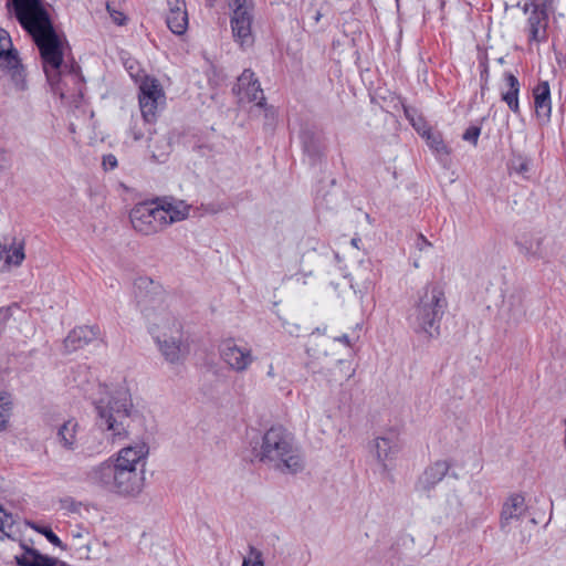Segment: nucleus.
Returning a JSON list of instances; mask_svg holds the SVG:
<instances>
[{"instance_id":"f257e3e1","label":"nucleus","mask_w":566,"mask_h":566,"mask_svg":"<svg viewBox=\"0 0 566 566\" xmlns=\"http://www.w3.org/2000/svg\"><path fill=\"white\" fill-rule=\"evenodd\" d=\"M148 454V443L135 441L91 467L86 473L87 483L118 496H136L144 489V468Z\"/></svg>"},{"instance_id":"f03ea898","label":"nucleus","mask_w":566,"mask_h":566,"mask_svg":"<svg viewBox=\"0 0 566 566\" xmlns=\"http://www.w3.org/2000/svg\"><path fill=\"white\" fill-rule=\"evenodd\" d=\"M137 304L154 342L181 337L182 324L169 308V296L158 281L140 276L135 281Z\"/></svg>"},{"instance_id":"7ed1b4c3","label":"nucleus","mask_w":566,"mask_h":566,"mask_svg":"<svg viewBox=\"0 0 566 566\" xmlns=\"http://www.w3.org/2000/svg\"><path fill=\"white\" fill-rule=\"evenodd\" d=\"M15 17L28 33L32 35L39 48L48 81L53 82L63 64L66 46L64 38L55 32L41 0L15 12Z\"/></svg>"},{"instance_id":"20e7f679","label":"nucleus","mask_w":566,"mask_h":566,"mask_svg":"<svg viewBox=\"0 0 566 566\" xmlns=\"http://www.w3.org/2000/svg\"><path fill=\"white\" fill-rule=\"evenodd\" d=\"M96 410V426L107 440L116 443L128 438L133 400L125 382L105 385V397L98 400Z\"/></svg>"},{"instance_id":"39448f33","label":"nucleus","mask_w":566,"mask_h":566,"mask_svg":"<svg viewBox=\"0 0 566 566\" xmlns=\"http://www.w3.org/2000/svg\"><path fill=\"white\" fill-rule=\"evenodd\" d=\"M260 460L283 474L305 469V458L291 433L281 427L270 428L262 438Z\"/></svg>"},{"instance_id":"423d86ee","label":"nucleus","mask_w":566,"mask_h":566,"mask_svg":"<svg viewBox=\"0 0 566 566\" xmlns=\"http://www.w3.org/2000/svg\"><path fill=\"white\" fill-rule=\"evenodd\" d=\"M447 304L442 287L436 283L427 284L419 291L417 301L409 312L410 326L418 333L433 337L439 333Z\"/></svg>"},{"instance_id":"0eeeda50","label":"nucleus","mask_w":566,"mask_h":566,"mask_svg":"<svg viewBox=\"0 0 566 566\" xmlns=\"http://www.w3.org/2000/svg\"><path fill=\"white\" fill-rule=\"evenodd\" d=\"M129 219L134 230L143 235L156 234L167 228L159 199L135 205Z\"/></svg>"},{"instance_id":"6e6552de","label":"nucleus","mask_w":566,"mask_h":566,"mask_svg":"<svg viewBox=\"0 0 566 566\" xmlns=\"http://www.w3.org/2000/svg\"><path fill=\"white\" fill-rule=\"evenodd\" d=\"M230 7L233 8V15L231 18V28L235 42L241 48H250L254 43L252 33V13L251 0H229Z\"/></svg>"},{"instance_id":"1a4fd4ad","label":"nucleus","mask_w":566,"mask_h":566,"mask_svg":"<svg viewBox=\"0 0 566 566\" xmlns=\"http://www.w3.org/2000/svg\"><path fill=\"white\" fill-rule=\"evenodd\" d=\"M0 69L6 71L15 88L25 90L27 82L23 66L17 50L13 49L10 34L0 28Z\"/></svg>"},{"instance_id":"9d476101","label":"nucleus","mask_w":566,"mask_h":566,"mask_svg":"<svg viewBox=\"0 0 566 566\" xmlns=\"http://www.w3.org/2000/svg\"><path fill=\"white\" fill-rule=\"evenodd\" d=\"M528 521V506L522 493L510 494L502 505L500 526L506 533H515Z\"/></svg>"},{"instance_id":"9b49d317","label":"nucleus","mask_w":566,"mask_h":566,"mask_svg":"<svg viewBox=\"0 0 566 566\" xmlns=\"http://www.w3.org/2000/svg\"><path fill=\"white\" fill-rule=\"evenodd\" d=\"M222 361L235 373H244L254 363L255 357L249 345H240L235 339H224L220 345Z\"/></svg>"},{"instance_id":"f8f14e48","label":"nucleus","mask_w":566,"mask_h":566,"mask_svg":"<svg viewBox=\"0 0 566 566\" xmlns=\"http://www.w3.org/2000/svg\"><path fill=\"white\" fill-rule=\"evenodd\" d=\"M165 104L164 91L156 78L145 77L139 85V107L144 119L155 120L160 106Z\"/></svg>"},{"instance_id":"ddd939ff","label":"nucleus","mask_w":566,"mask_h":566,"mask_svg":"<svg viewBox=\"0 0 566 566\" xmlns=\"http://www.w3.org/2000/svg\"><path fill=\"white\" fill-rule=\"evenodd\" d=\"M233 91L241 102L255 103L256 106H263L264 104L265 97L263 91L251 70H244L242 72Z\"/></svg>"},{"instance_id":"4468645a","label":"nucleus","mask_w":566,"mask_h":566,"mask_svg":"<svg viewBox=\"0 0 566 566\" xmlns=\"http://www.w3.org/2000/svg\"><path fill=\"white\" fill-rule=\"evenodd\" d=\"M399 451L395 437H377L373 441L371 453L384 472H389Z\"/></svg>"},{"instance_id":"2eb2a0df","label":"nucleus","mask_w":566,"mask_h":566,"mask_svg":"<svg viewBox=\"0 0 566 566\" xmlns=\"http://www.w3.org/2000/svg\"><path fill=\"white\" fill-rule=\"evenodd\" d=\"M154 343L156 344L164 359L172 365L181 364L189 353V346L187 344L185 334H182L181 337L158 339Z\"/></svg>"},{"instance_id":"dca6fc26","label":"nucleus","mask_w":566,"mask_h":566,"mask_svg":"<svg viewBox=\"0 0 566 566\" xmlns=\"http://www.w3.org/2000/svg\"><path fill=\"white\" fill-rule=\"evenodd\" d=\"M55 94H59L62 99L72 98L74 96H82L83 83L76 72H63L62 67L60 73L50 82Z\"/></svg>"},{"instance_id":"f3484780","label":"nucleus","mask_w":566,"mask_h":566,"mask_svg":"<svg viewBox=\"0 0 566 566\" xmlns=\"http://www.w3.org/2000/svg\"><path fill=\"white\" fill-rule=\"evenodd\" d=\"M56 441L66 451H75L81 441V426L76 418L64 420L56 430Z\"/></svg>"},{"instance_id":"a211bd4d","label":"nucleus","mask_w":566,"mask_h":566,"mask_svg":"<svg viewBox=\"0 0 566 566\" xmlns=\"http://www.w3.org/2000/svg\"><path fill=\"white\" fill-rule=\"evenodd\" d=\"M99 328L97 326H78L72 329L64 339V346L73 352L97 340Z\"/></svg>"},{"instance_id":"6ab92c4d","label":"nucleus","mask_w":566,"mask_h":566,"mask_svg":"<svg viewBox=\"0 0 566 566\" xmlns=\"http://www.w3.org/2000/svg\"><path fill=\"white\" fill-rule=\"evenodd\" d=\"M451 464L448 460H437L427 467L419 478L418 485L423 491L433 489L447 475Z\"/></svg>"},{"instance_id":"aec40b11","label":"nucleus","mask_w":566,"mask_h":566,"mask_svg":"<svg viewBox=\"0 0 566 566\" xmlns=\"http://www.w3.org/2000/svg\"><path fill=\"white\" fill-rule=\"evenodd\" d=\"M6 250L4 255L6 272L10 271L11 268H19L25 260V239L24 237H13L11 239H4L2 242Z\"/></svg>"},{"instance_id":"412c9836","label":"nucleus","mask_w":566,"mask_h":566,"mask_svg":"<svg viewBox=\"0 0 566 566\" xmlns=\"http://www.w3.org/2000/svg\"><path fill=\"white\" fill-rule=\"evenodd\" d=\"M159 202L167 227L184 221L189 217L191 206L182 200L159 199Z\"/></svg>"},{"instance_id":"4be33fe9","label":"nucleus","mask_w":566,"mask_h":566,"mask_svg":"<svg viewBox=\"0 0 566 566\" xmlns=\"http://www.w3.org/2000/svg\"><path fill=\"white\" fill-rule=\"evenodd\" d=\"M528 22V39L531 42H542L546 38L547 10H531Z\"/></svg>"},{"instance_id":"5701e85b","label":"nucleus","mask_w":566,"mask_h":566,"mask_svg":"<svg viewBox=\"0 0 566 566\" xmlns=\"http://www.w3.org/2000/svg\"><path fill=\"white\" fill-rule=\"evenodd\" d=\"M534 105L537 117L547 120L551 117V90L548 82L538 83L533 90Z\"/></svg>"},{"instance_id":"b1692460","label":"nucleus","mask_w":566,"mask_h":566,"mask_svg":"<svg viewBox=\"0 0 566 566\" xmlns=\"http://www.w3.org/2000/svg\"><path fill=\"white\" fill-rule=\"evenodd\" d=\"M506 90L501 93L502 101L506 103L509 108L514 113H520L518 93L520 82L512 73H505L504 75Z\"/></svg>"},{"instance_id":"393cba45","label":"nucleus","mask_w":566,"mask_h":566,"mask_svg":"<svg viewBox=\"0 0 566 566\" xmlns=\"http://www.w3.org/2000/svg\"><path fill=\"white\" fill-rule=\"evenodd\" d=\"M440 518L455 520L462 513V501L457 493L449 494L439 506Z\"/></svg>"},{"instance_id":"a878e982","label":"nucleus","mask_w":566,"mask_h":566,"mask_svg":"<svg viewBox=\"0 0 566 566\" xmlns=\"http://www.w3.org/2000/svg\"><path fill=\"white\" fill-rule=\"evenodd\" d=\"M17 560L21 566H56L59 563V559L41 555L33 549H28Z\"/></svg>"},{"instance_id":"bb28decb","label":"nucleus","mask_w":566,"mask_h":566,"mask_svg":"<svg viewBox=\"0 0 566 566\" xmlns=\"http://www.w3.org/2000/svg\"><path fill=\"white\" fill-rule=\"evenodd\" d=\"M166 21L171 32L184 34L188 28L187 10L168 11Z\"/></svg>"},{"instance_id":"cd10ccee","label":"nucleus","mask_w":566,"mask_h":566,"mask_svg":"<svg viewBox=\"0 0 566 566\" xmlns=\"http://www.w3.org/2000/svg\"><path fill=\"white\" fill-rule=\"evenodd\" d=\"M148 142L149 151L155 160L161 161L168 156L170 144L165 136L150 137Z\"/></svg>"},{"instance_id":"c85d7f7f","label":"nucleus","mask_w":566,"mask_h":566,"mask_svg":"<svg viewBox=\"0 0 566 566\" xmlns=\"http://www.w3.org/2000/svg\"><path fill=\"white\" fill-rule=\"evenodd\" d=\"M13 411V402L7 394H0V432L7 431Z\"/></svg>"},{"instance_id":"c756f323","label":"nucleus","mask_w":566,"mask_h":566,"mask_svg":"<svg viewBox=\"0 0 566 566\" xmlns=\"http://www.w3.org/2000/svg\"><path fill=\"white\" fill-rule=\"evenodd\" d=\"M422 137L426 139L428 146L438 155H449L450 149L442 139L440 133L432 130H423Z\"/></svg>"},{"instance_id":"7c9ffc66","label":"nucleus","mask_w":566,"mask_h":566,"mask_svg":"<svg viewBox=\"0 0 566 566\" xmlns=\"http://www.w3.org/2000/svg\"><path fill=\"white\" fill-rule=\"evenodd\" d=\"M242 566H265L262 551L250 545L247 555L243 557Z\"/></svg>"},{"instance_id":"2f4dec72","label":"nucleus","mask_w":566,"mask_h":566,"mask_svg":"<svg viewBox=\"0 0 566 566\" xmlns=\"http://www.w3.org/2000/svg\"><path fill=\"white\" fill-rule=\"evenodd\" d=\"M13 526H14L13 516L11 514L7 513L0 506V531L3 532L7 536H10Z\"/></svg>"},{"instance_id":"473e14b6","label":"nucleus","mask_w":566,"mask_h":566,"mask_svg":"<svg viewBox=\"0 0 566 566\" xmlns=\"http://www.w3.org/2000/svg\"><path fill=\"white\" fill-rule=\"evenodd\" d=\"M106 8H107V11H108L111 18L113 19V21L115 23H117L118 25H123L126 22L125 14L119 9L115 8L114 1L107 2Z\"/></svg>"},{"instance_id":"72a5a7b5","label":"nucleus","mask_w":566,"mask_h":566,"mask_svg":"<svg viewBox=\"0 0 566 566\" xmlns=\"http://www.w3.org/2000/svg\"><path fill=\"white\" fill-rule=\"evenodd\" d=\"M31 527L35 531H38L39 533L43 534L46 539L52 543L53 545L55 546H62V542L61 539L52 532V530L48 528V527H39V526H35L34 524H31Z\"/></svg>"},{"instance_id":"f704fd0d","label":"nucleus","mask_w":566,"mask_h":566,"mask_svg":"<svg viewBox=\"0 0 566 566\" xmlns=\"http://www.w3.org/2000/svg\"><path fill=\"white\" fill-rule=\"evenodd\" d=\"M548 0H525L524 12L528 13L531 10H547Z\"/></svg>"},{"instance_id":"c9c22d12","label":"nucleus","mask_w":566,"mask_h":566,"mask_svg":"<svg viewBox=\"0 0 566 566\" xmlns=\"http://www.w3.org/2000/svg\"><path fill=\"white\" fill-rule=\"evenodd\" d=\"M548 0H525L524 12L528 13L531 10H547Z\"/></svg>"},{"instance_id":"e433bc0d","label":"nucleus","mask_w":566,"mask_h":566,"mask_svg":"<svg viewBox=\"0 0 566 566\" xmlns=\"http://www.w3.org/2000/svg\"><path fill=\"white\" fill-rule=\"evenodd\" d=\"M513 168L517 174L525 175L530 171L531 161L526 158L518 157L513 161Z\"/></svg>"},{"instance_id":"4c0bfd02","label":"nucleus","mask_w":566,"mask_h":566,"mask_svg":"<svg viewBox=\"0 0 566 566\" xmlns=\"http://www.w3.org/2000/svg\"><path fill=\"white\" fill-rule=\"evenodd\" d=\"M406 115L408 116V118L410 119L411 122V125L413 126V128L418 132V134H420L422 136V133L423 130H431V128L427 125L426 122L422 120V118H415L412 116H410L408 109H406Z\"/></svg>"},{"instance_id":"58836bf2","label":"nucleus","mask_w":566,"mask_h":566,"mask_svg":"<svg viewBox=\"0 0 566 566\" xmlns=\"http://www.w3.org/2000/svg\"><path fill=\"white\" fill-rule=\"evenodd\" d=\"M14 308H17V305H10V306L0 308V331L4 327V325L11 318L12 312Z\"/></svg>"},{"instance_id":"ea45409f","label":"nucleus","mask_w":566,"mask_h":566,"mask_svg":"<svg viewBox=\"0 0 566 566\" xmlns=\"http://www.w3.org/2000/svg\"><path fill=\"white\" fill-rule=\"evenodd\" d=\"M479 136H480V128L472 126V127H469L464 132L463 139L467 142H471L475 145L478 143Z\"/></svg>"},{"instance_id":"a19ab883","label":"nucleus","mask_w":566,"mask_h":566,"mask_svg":"<svg viewBox=\"0 0 566 566\" xmlns=\"http://www.w3.org/2000/svg\"><path fill=\"white\" fill-rule=\"evenodd\" d=\"M415 248L417 251L422 253L431 248V243L422 234H419L416 239Z\"/></svg>"},{"instance_id":"79ce46f5","label":"nucleus","mask_w":566,"mask_h":566,"mask_svg":"<svg viewBox=\"0 0 566 566\" xmlns=\"http://www.w3.org/2000/svg\"><path fill=\"white\" fill-rule=\"evenodd\" d=\"M168 11L186 10L184 0H167Z\"/></svg>"},{"instance_id":"37998d69","label":"nucleus","mask_w":566,"mask_h":566,"mask_svg":"<svg viewBox=\"0 0 566 566\" xmlns=\"http://www.w3.org/2000/svg\"><path fill=\"white\" fill-rule=\"evenodd\" d=\"M105 444L99 441L96 446H87V455L99 454L105 450Z\"/></svg>"},{"instance_id":"c03bdc74","label":"nucleus","mask_w":566,"mask_h":566,"mask_svg":"<svg viewBox=\"0 0 566 566\" xmlns=\"http://www.w3.org/2000/svg\"><path fill=\"white\" fill-rule=\"evenodd\" d=\"M4 252H6V250L3 248V244H2V242H0V272H6L7 259H6Z\"/></svg>"},{"instance_id":"a18cd8bd","label":"nucleus","mask_w":566,"mask_h":566,"mask_svg":"<svg viewBox=\"0 0 566 566\" xmlns=\"http://www.w3.org/2000/svg\"><path fill=\"white\" fill-rule=\"evenodd\" d=\"M104 165H109L111 168H115L117 166V160L114 156L109 155L104 158Z\"/></svg>"},{"instance_id":"49530a36","label":"nucleus","mask_w":566,"mask_h":566,"mask_svg":"<svg viewBox=\"0 0 566 566\" xmlns=\"http://www.w3.org/2000/svg\"><path fill=\"white\" fill-rule=\"evenodd\" d=\"M335 340L340 342L347 346H352L350 339H349L348 335H346V334H344L339 337H336Z\"/></svg>"},{"instance_id":"de8ad7c7","label":"nucleus","mask_w":566,"mask_h":566,"mask_svg":"<svg viewBox=\"0 0 566 566\" xmlns=\"http://www.w3.org/2000/svg\"><path fill=\"white\" fill-rule=\"evenodd\" d=\"M266 375H268V377H270V378H274V377H275L274 366H273L272 364L269 366V369H268V371H266Z\"/></svg>"},{"instance_id":"09e8293b","label":"nucleus","mask_w":566,"mask_h":566,"mask_svg":"<svg viewBox=\"0 0 566 566\" xmlns=\"http://www.w3.org/2000/svg\"><path fill=\"white\" fill-rule=\"evenodd\" d=\"M132 135H133L134 140H139L143 137V133L139 130L138 132L132 130Z\"/></svg>"},{"instance_id":"8fccbe9b","label":"nucleus","mask_w":566,"mask_h":566,"mask_svg":"<svg viewBox=\"0 0 566 566\" xmlns=\"http://www.w3.org/2000/svg\"><path fill=\"white\" fill-rule=\"evenodd\" d=\"M9 167V164H8V160L6 159V157L3 156L1 159H0V168L1 169H6Z\"/></svg>"},{"instance_id":"3c124183","label":"nucleus","mask_w":566,"mask_h":566,"mask_svg":"<svg viewBox=\"0 0 566 566\" xmlns=\"http://www.w3.org/2000/svg\"><path fill=\"white\" fill-rule=\"evenodd\" d=\"M412 265H413L415 269H419L421 266V262H420V258L419 256L413 258Z\"/></svg>"},{"instance_id":"603ef678","label":"nucleus","mask_w":566,"mask_h":566,"mask_svg":"<svg viewBox=\"0 0 566 566\" xmlns=\"http://www.w3.org/2000/svg\"><path fill=\"white\" fill-rule=\"evenodd\" d=\"M524 253L526 254H536V250H533V248H523Z\"/></svg>"},{"instance_id":"864d4df0","label":"nucleus","mask_w":566,"mask_h":566,"mask_svg":"<svg viewBox=\"0 0 566 566\" xmlns=\"http://www.w3.org/2000/svg\"><path fill=\"white\" fill-rule=\"evenodd\" d=\"M321 17H322L321 13L317 12V14L315 15V21L318 22L321 20Z\"/></svg>"},{"instance_id":"5fc2aeb1","label":"nucleus","mask_w":566,"mask_h":566,"mask_svg":"<svg viewBox=\"0 0 566 566\" xmlns=\"http://www.w3.org/2000/svg\"><path fill=\"white\" fill-rule=\"evenodd\" d=\"M210 1L212 2L213 0H210Z\"/></svg>"}]
</instances>
